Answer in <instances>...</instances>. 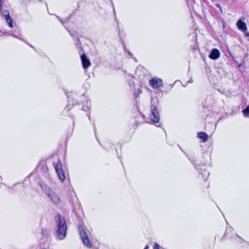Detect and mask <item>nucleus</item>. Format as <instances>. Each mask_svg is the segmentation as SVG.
<instances>
[{
  "instance_id": "1a4fd4ad",
  "label": "nucleus",
  "mask_w": 249,
  "mask_h": 249,
  "mask_svg": "<svg viewBox=\"0 0 249 249\" xmlns=\"http://www.w3.org/2000/svg\"><path fill=\"white\" fill-rule=\"evenodd\" d=\"M236 25L238 29L243 32H245L247 30V27L245 22H243L241 19H239L236 22Z\"/></svg>"
},
{
  "instance_id": "aec40b11",
  "label": "nucleus",
  "mask_w": 249,
  "mask_h": 249,
  "mask_svg": "<svg viewBox=\"0 0 249 249\" xmlns=\"http://www.w3.org/2000/svg\"><path fill=\"white\" fill-rule=\"evenodd\" d=\"M70 110L69 107L68 106L66 108L64 109V111L68 112Z\"/></svg>"
},
{
  "instance_id": "a211bd4d",
  "label": "nucleus",
  "mask_w": 249,
  "mask_h": 249,
  "mask_svg": "<svg viewBox=\"0 0 249 249\" xmlns=\"http://www.w3.org/2000/svg\"><path fill=\"white\" fill-rule=\"evenodd\" d=\"M140 68H137V70L136 71V74H138Z\"/></svg>"
},
{
  "instance_id": "f8f14e48",
  "label": "nucleus",
  "mask_w": 249,
  "mask_h": 249,
  "mask_svg": "<svg viewBox=\"0 0 249 249\" xmlns=\"http://www.w3.org/2000/svg\"><path fill=\"white\" fill-rule=\"evenodd\" d=\"M90 102L87 100L85 105L83 106L82 109L85 111H88L90 109Z\"/></svg>"
},
{
  "instance_id": "6ab92c4d",
  "label": "nucleus",
  "mask_w": 249,
  "mask_h": 249,
  "mask_svg": "<svg viewBox=\"0 0 249 249\" xmlns=\"http://www.w3.org/2000/svg\"><path fill=\"white\" fill-rule=\"evenodd\" d=\"M245 33V36H246V37H249V33L248 32H244Z\"/></svg>"
},
{
  "instance_id": "7ed1b4c3",
  "label": "nucleus",
  "mask_w": 249,
  "mask_h": 249,
  "mask_svg": "<svg viewBox=\"0 0 249 249\" xmlns=\"http://www.w3.org/2000/svg\"><path fill=\"white\" fill-rule=\"evenodd\" d=\"M157 102V99H152L151 100V115L150 118V122L147 121V122L149 123H153L157 126L159 127L160 126L159 124L160 117L156 107Z\"/></svg>"
},
{
  "instance_id": "20e7f679",
  "label": "nucleus",
  "mask_w": 249,
  "mask_h": 249,
  "mask_svg": "<svg viewBox=\"0 0 249 249\" xmlns=\"http://www.w3.org/2000/svg\"><path fill=\"white\" fill-rule=\"evenodd\" d=\"M3 5V0H0V15L4 17L8 26L13 28V19L10 16V13L8 10H2Z\"/></svg>"
},
{
  "instance_id": "0eeeda50",
  "label": "nucleus",
  "mask_w": 249,
  "mask_h": 249,
  "mask_svg": "<svg viewBox=\"0 0 249 249\" xmlns=\"http://www.w3.org/2000/svg\"><path fill=\"white\" fill-rule=\"evenodd\" d=\"M149 85L154 89H159L163 86L162 80L159 78L154 77L149 81Z\"/></svg>"
},
{
  "instance_id": "ddd939ff",
  "label": "nucleus",
  "mask_w": 249,
  "mask_h": 249,
  "mask_svg": "<svg viewBox=\"0 0 249 249\" xmlns=\"http://www.w3.org/2000/svg\"><path fill=\"white\" fill-rule=\"evenodd\" d=\"M200 174L203 175L202 178H203L204 180H206L208 178V177L209 176V173L208 171H206L205 169H204V173H202L201 172H200Z\"/></svg>"
},
{
  "instance_id": "393cba45",
  "label": "nucleus",
  "mask_w": 249,
  "mask_h": 249,
  "mask_svg": "<svg viewBox=\"0 0 249 249\" xmlns=\"http://www.w3.org/2000/svg\"><path fill=\"white\" fill-rule=\"evenodd\" d=\"M1 32L0 31V36H1Z\"/></svg>"
},
{
  "instance_id": "9b49d317",
  "label": "nucleus",
  "mask_w": 249,
  "mask_h": 249,
  "mask_svg": "<svg viewBox=\"0 0 249 249\" xmlns=\"http://www.w3.org/2000/svg\"><path fill=\"white\" fill-rule=\"evenodd\" d=\"M197 137L201 139L204 142H206L208 139V135L203 132H199L197 133Z\"/></svg>"
},
{
  "instance_id": "423d86ee",
  "label": "nucleus",
  "mask_w": 249,
  "mask_h": 249,
  "mask_svg": "<svg viewBox=\"0 0 249 249\" xmlns=\"http://www.w3.org/2000/svg\"><path fill=\"white\" fill-rule=\"evenodd\" d=\"M53 164L59 180L63 182L65 179V176L64 175V172L62 169L61 164L60 162H58L56 163L53 162Z\"/></svg>"
},
{
  "instance_id": "f257e3e1",
  "label": "nucleus",
  "mask_w": 249,
  "mask_h": 249,
  "mask_svg": "<svg viewBox=\"0 0 249 249\" xmlns=\"http://www.w3.org/2000/svg\"><path fill=\"white\" fill-rule=\"evenodd\" d=\"M56 225V233L57 239L62 240L65 238L67 234V226L65 219L60 214H58L55 218Z\"/></svg>"
},
{
  "instance_id": "4be33fe9",
  "label": "nucleus",
  "mask_w": 249,
  "mask_h": 249,
  "mask_svg": "<svg viewBox=\"0 0 249 249\" xmlns=\"http://www.w3.org/2000/svg\"><path fill=\"white\" fill-rule=\"evenodd\" d=\"M149 245H146L144 249H149Z\"/></svg>"
},
{
  "instance_id": "f3484780",
  "label": "nucleus",
  "mask_w": 249,
  "mask_h": 249,
  "mask_svg": "<svg viewBox=\"0 0 249 249\" xmlns=\"http://www.w3.org/2000/svg\"><path fill=\"white\" fill-rule=\"evenodd\" d=\"M216 6L220 9L221 12H222V8L219 4H218V3L216 4Z\"/></svg>"
},
{
  "instance_id": "39448f33",
  "label": "nucleus",
  "mask_w": 249,
  "mask_h": 249,
  "mask_svg": "<svg viewBox=\"0 0 249 249\" xmlns=\"http://www.w3.org/2000/svg\"><path fill=\"white\" fill-rule=\"evenodd\" d=\"M78 230L83 243L88 248L92 247V243L89 240L88 235L82 225L78 226Z\"/></svg>"
},
{
  "instance_id": "4468645a",
  "label": "nucleus",
  "mask_w": 249,
  "mask_h": 249,
  "mask_svg": "<svg viewBox=\"0 0 249 249\" xmlns=\"http://www.w3.org/2000/svg\"><path fill=\"white\" fill-rule=\"evenodd\" d=\"M242 112L245 117H248L249 115V106L247 107Z\"/></svg>"
},
{
  "instance_id": "b1692460",
  "label": "nucleus",
  "mask_w": 249,
  "mask_h": 249,
  "mask_svg": "<svg viewBox=\"0 0 249 249\" xmlns=\"http://www.w3.org/2000/svg\"><path fill=\"white\" fill-rule=\"evenodd\" d=\"M196 169H197V170H200V169H199L198 167H197V166L196 167Z\"/></svg>"
},
{
  "instance_id": "2eb2a0df",
  "label": "nucleus",
  "mask_w": 249,
  "mask_h": 249,
  "mask_svg": "<svg viewBox=\"0 0 249 249\" xmlns=\"http://www.w3.org/2000/svg\"><path fill=\"white\" fill-rule=\"evenodd\" d=\"M134 78V77L132 75V74H128V75L127 76V79L128 80V81H131V80H132Z\"/></svg>"
},
{
  "instance_id": "dca6fc26",
  "label": "nucleus",
  "mask_w": 249,
  "mask_h": 249,
  "mask_svg": "<svg viewBox=\"0 0 249 249\" xmlns=\"http://www.w3.org/2000/svg\"><path fill=\"white\" fill-rule=\"evenodd\" d=\"M153 249H160V246L157 243H155L153 247Z\"/></svg>"
},
{
  "instance_id": "f03ea898",
  "label": "nucleus",
  "mask_w": 249,
  "mask_h": 249,
  "mask_svg": "<svg viewBox=\"0 0 249 249\" xmlns=\"http://www.w3.org/2000/svg\"><path fill=\"white\" fill-rule=\"evenodd\" d=\"M40 186L46 196L50 198L51 201L56 205L59 203L60 198L59 195L53 191L48 186L45 184H40Z\"/></svg>"
},
{
  "instance_id": "5701e85b",
  "label": "nucleus",
  "mask_w": 249,
  "mask_h": 249,
  "mask_svg": "<svg viewBox=\"0 0 249 249\" xmlns=\"http://www.w3.org/2000/svg\"><path fill=\"white\" fill-rule=\"evenodd\" d=\"M8 35H11V36H14V37H16V36H15L14 35H12V34H8Z\"/></svg>"
},
{
  "instance_id": "412c9836",
  "label": "nucleus",
  "mask_w": 249,
  "mask_h": 249,
  "mask_svg": "<svg viewBox=\"0 0 249 249\" xmlns=\"http://www.w3.org/2000/svg\"><path fill=\"white\" fill-rule=\"evenodd\" d=\"M137 91H138L139 94L142 93V90H141V89L140 88L137 89Z\"/></svg>"
},
{
  "instance_id": "6e6552de",
  "label": "nucleus",
  "mask_w": 249,
  "mask_h": 249,
  "mask_svg": "<svg viewBox=\"0 0 249 249\" xmlns=\"http://www.w3.org/2000/svg\"><path fill=\"white\" fill-rule=\"evenodd\" d=\"M81 58L83 68L84 69H87L90 66V62L89 59L88 58V57L84 54L81 55Z\"/></svg>"
},
{
  "instance_id": "9d476101",
  "label": "nucleus",
  "mask_w": 249,
  "mask_h": 249,
  "mask_svg": "<svg viewBox=\"0 0 249 249\" xmlns=\"http://www.w3.org/2000/svg\"><path fill=\"white\" fill-rule=\"evenodd\" d=\"M220 52L217 49H213L209 55V57L213 60H216L220 57Z\"/></svg>"
}]
</instances>
